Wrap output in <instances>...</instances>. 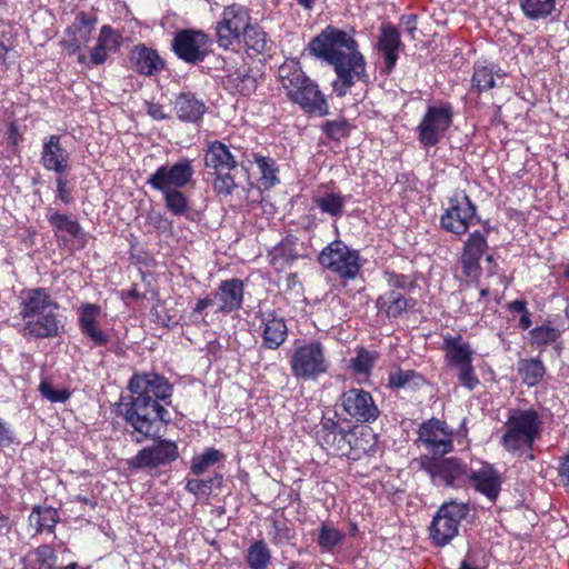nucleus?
I'll return each instance as SVG.
<instances>
[{"instance_id": "1", "label": "nucleus", "mask_w": 569, "mask_h": 569, "mask_svg": "<svg viewBox=\"0 0 569 569\" xmlns=\"http://www.w3.org/2000/svg\"><path fill=\"white\" fill-rule=\"evenodd\" d=\"M129 397H121L118 413L142 438H154L171 421L169 411L161 405L172 396V386L154 372L134 373L128 383Z\"/></svg>"}, {"instance_id": "2", "label": "nucleus", "mask_w": 569, "mask_h": 569, "mask_svg": "<svg viewBox=\"0 0 569 569\" xmlns=\"http://www.w3.org/2000/svg\"><path fill=\"white\" fill-rule=\"evenodd\" d=\"M309 50L333 67L337 78L331 86L337 97H345L356 82L367 81L366 59L351 33L328 26L310 41Z\"/></svg>"}, {"instance_id": "3", "label": "nucleus", "mask_w": 569, "mask_h": 569, "mask_svg": "<svg viewBox=\"0 0 569 569\" xmlns=\"http://www.w3.org/2000/svg\"><path fill=\"white\" fill-rule=\"evenodd\" d=\"M318 443L335 455L358 460L376 451V437L370 429H345L336 416H323L316 431Z\"/></svg>"}, {"instance_id": "4", "label": "nucleus", "mask_w": 569, "mask_h": 569, "mask_svg": "<svg viewBox=\"0 0 569 569\" xmlns=\"http://www.w3.org/2000/svg\"><path fill=\"white\" fill-rule=\"evenodd\" d=\"M58 303L44 288L24 289L19 296V317L24 321L23 335L37 339L59 335Z\"/></svg>"}, {"instance_id": "5", "label": "nucleus", "mask_w": 569, "mask_h": 569, "mask_svg": "<svg viewBox=\"0 0 569 569\" xmlns=\"http://www.w3.org/2000/svg\"><path fill=\"white\" fill-rule=\"evenodd\" d=\"M278 78L288 98L305 112L318 117L329 113V106L319 86L302 71L299 61L286 60L278 68Z\"/></svg>"}, {"instance_id": "6", "label": "nucleus", "mask_w": 569, "mask_h": 569, "mask_svg": "<svg viewBox=\"0 0 569 569\" xmlns=\"http://www.w3.org/2000/svg\"><path fill=\"white\" fill-rule=\"evenodd\" d=\"M542 430L543 417L533 407L510 409L500 443L509 453L521 457L533 449Z\"/></svg>"}, {"instance_id": "7", "label": "nucleus", "mask_w": 569, "mask_h": 569, "mask_svg": "<svg viewBox=\"0 0 569 569\" xmlns=\"http://www.w3.org/2000/svg\"><path fill=\"white\" fill-rule=\"evenodd\" d=\"M204 167L212 174V188L220 200L230 198L238 188L236 172L238 161L229 147L221 141H212L204 151Z\"/></svg>"}, {"instance_id": "8", "label": "nucleus", "mask_w": 569, "mask_h": 569, "mask_svg": "<svg viewBox=\"0 0 569 569\" xmlns=\"http://www.w3.org/2000/svg\"><path fill=\"white\" fill-rule=\"evenodd\" d=\"M290 370L298 380L316 381L327 375L330 360L325 346L318 340L297 345L290 356Z\"/></svg>"}, {"instance_id": "9", "label": "nucleus", "mask_w": 569, "mask_h": 569, "mask_svg": "<svg viewBox=\"0 0 569 569\" xmlns=\"http://www.w3.org/2000/svg\"><path fill=\"white\" fill-rule=\"evenodd\" d=\"M251 23L250 11L244 6L232 3L224 7L214 26L218 46L223 50H239L241 37Z\"/></svg>"}, {"instance_id": "10", "label": "nucleus", "mask_w": 569, "mask_h": 569, "mask_svg": "<svg viewBox=\"0 0 569 569\" xmlns=\"http://www.w3.org/2000/svg\"><path fill=\"white\" fill-rule=\"evenodd\" d=\"M420 470L425 471L433 486L437 487H461L468 478V467L456 457L421 456L419 461Z\"/></svg>"}, {"instance_id": "11", "label": "nucleus", "mask_w": 569, "mask_h": 569, "mask_svg": "<svg viewBox=\"0 0 569 569\" xmlns=\"http://www.w3.org/2000/svg\"><path fill=\"white\" fill-rule=\"evenodd\" d=\"M453 123V108L443 101L429 104L417 126L418 140L425 148L437 146Z\"/></svg>"}, {"instance_id": "12", "label": "nucleus", "mask_w": 569, "mask_h": 569, "mask_svg": "<svg viewBox=\"0 0 569 569\" xmlns=\"http://www.w3.org/2000/svg\"><path fill=\"white\" fill-rule=\"evenodd\" d=\"M319 263L343 280H353L363 262L358 250L351 249L341 240L325 247L318 257Z\"/></svg>"}, {"instance_id": "13", "label": "nucleus", "mask_w": 569, "mask_h": 569, "mask_svg": "<svg viewBox=\"0 0 569 569\" xmlns=\"http://www.w3.org/2000/svg\"><path fill=\"white\" fill-rule=\"evenodd\" d=\"M479 221L476 204L463 191H457L448 199V207L440 217L441 228L456 236L466 234Z\"/></svg>"}, {"instance_id": "14", "label": "nucleus", "mask_w": 569, "mask_h": 569, "mask_svg": "<svg viewBox=\"0 0 569 569\" xmlns=\"http://www.w3.org/2000/svg\"><path fill=\"white\" fill-rule=\"evenodd\" d=\"M469 507L463 502L450 501L443 503L433 517L430 526V537L436 546L448 545L459 531V525L468 515Z\"/></svg>"}, {"instance_id": "15", "label": "nucleus", "mask_w": 569, "mask_h": 569, "mask_svg": "<svg viewBox=\"0 0 569 569\" xmlns=\"http://www.w3.org/2000/svg\"><path fill=\"white\" fill-rule=\"evenodd\" d=\"M211 43L212 41L206 32L182 29L176 32L171 46L174 54L180 60L197 64L207 58Z\"/></svg>"}, {"instance_id": "16", "label": "nucleus", "mask_w": 569, "mask_h": 569, "mask_svg": "<svg viewBox=\"0 0 569 569\" xmlns=\"http://www.w3.org/2000/svg\"><path fill=\"white\" fill-rule=\"evenodd\" d=\"M194 170L192 160L181 158L173 164H163L149 176L147 184L153 190L167 191L184 188L192 180Z\"/></svg>"}, {"instance_id": "17", "label": "nucleus", "mask_w": 569, "mask_h": 569, "mask_svg": "<svg viewBox=\"0 0 569 569\" xmlns=\"http://www.w3.org/2000/svg\"><path fill=\"white\" fill-rule=\"evenodd\" d=\"M343 412L359 423H373L380 416V410L371 393L360 388H350L340 396Z\"/></svg>"}, {"instance_id": "18", "label": "nucleus", "mask_w": 569, "mask_h": 569, "mask_svg": "<svg viewBox=\"0 0 569 569\" xmlns=\"http://www.w3.org/2000/svg\"><path fill=\"white\" fill-rule=\"evenodd\" d=\"M490 230V226L485 223L482 231L475 230L470 232L463 241L460 263L467 278L477 279L480 276V261L489 248L487 236Z\"/></svg>"}, {"instance_id": "19", "label": "nucleus", "mask_w": 569, "mask_h": 569, "mask_svg": "<svg viewBox=\"0 0 569 569\" xmlns=\"http://www.w3.org/2000/svg\"><path fill=\"white\" fill-rule=\"evenodd\" d=\"M179 457L178 446L174 441L160 439L149 447L138 451L132 458L131 466L134 468H158L176 461Z\"/></svg>"}, {"instance_id": "20", "label": "nucleus", "mask_w": 569, "mask_h": 569, "mask_svg": "<svg viewBox=\"0 0 569 569\" xmlns=\"http://www.w3.org/2000/svg\"><path fill=\"white\" fill-rule=\"evenodd\" d=\"M419 440L433 455L445 456L452 451V433L446 422L438 419L425 421L418 431Z\"/></svg>"}, {"instance_id": "21", "label": "nucleus", "mask_w": 569, "mask_h": 569, "mask_svg": "<svg viewBox=\"0 0 569 569\" xmlns=\"http://www.w3.org/2000/svg\"><path fill=\"white\" fill-rule=\"evenodd\" d=\"M71 153L63 147L60 134H50L42 140L40 163L44 170L63 174L70 168Z\"/></svg>"}, {"instance_id": "22", "label": "nucleus", "mask_w": 569, "mask_h": 569, "mask_svg": "<svg viewBox=\"0 0 569 569\" xmlns=\"http://www.w3.org/2000/svg\"><path fill=\"white\" fill-rule=\"evenodd\" d=\"M46 218L52 227L54 238L60 246L70 247L72 240L86 242V233L77 219L49 208Z\"/></svg>"}, {"instance_id": "23", "label": "nucleus", "mask_w": 569, "mask_h": 569, "mask_svg": "<svg viewBox=\"0 0 569 569\" xmlns=\"http://www.w3.org/2000/svg\"><path fill=\"white\" fill-rule=\"evenodd\" d=\"M97 18L84 11L77 13L74 21L66 29V38L61 41L69 54H76L91 40Z\"/></svg>"}, {"instance_id": "24", "label": "nucleus", "mask_w": 569, "mask_h": 569, "mask_svg": "<svg viewBox=\"0 0 569 569\" xmlns=\"http://www.w3.org/2000/svg\"><path fill=\"white\" fill-rule=\"evenodd\" d=\"M100 315L101 308L96 303L84 302L78 309L79 329L96 347L106 346L110 340L109 335L98 325Z\"/></svg>"}, {"instance_id": "25", "label": "nucleus", "mask_w": 569, "mask_h": 569, "mask_svg": "<svg viewBox=\"0 0 569 569\" xmlns=\"http://www.w3.org/2000/svg\"><path fill=\"white\" fill-rule=\"evenodd\" d=\"M258 319L259 329L262 337V346L270 350H276L287 340L288 327L282 317L276 315L273 310L260 311Z\"/></svg>"}, {"instance_id": "26", "label": "nucleus", "mask_w": 569, "mask_h": 569, "mask_svg": "<svg viewBox=\"0 0 569 569\" xmlns=\"http://www.w3.org/2000/svg\"><path fill=\"white\" fill-rule=\"evenodd\" d=\"M475 490L491 502H495L501 491L502 479L500 472L488 462H482L477 470L468 472V478Z\"/></svg>"}, {"instance_id": "27", "label": "nucleus", "mask_w": 569, "mask_h": 569, "mask_svg": "<svg viewBox=\"0 0 569 569\" xmlns=\"http://www.w3.org/2000/svg\"><path fill=\"white\" fill-rule=\"evenodd\" d=\"M306 256L303 243L297 238L288 237L269 251V263L277 272L289 269L295 261Z\"/></svg>"}, {"instance_id": "28", "label": "nucleus", "mask_w": 569, "mask_h": 569, "mask_svg": "<svg viewBox=\"0 0 569 569\" xmlns=\"http://www.w3.org/2000/svg\"><path fill=\"white\" fill-rule=\"evenodd\" d=\"M442 349L445 362L450 368H458L472 362L473 350L469 342H466L460 335L443 337Z\"/></svg>"}, {"instance_id": "29", "label": "nucleus", "mask_w": 569, "mask_h": 569, "mask_svg": "<svg viewBox=\"0 0 569 569\" xmlns=\"http://www.w3.org/2000/svg\"><path fill=\"white\" fill-rule=\"evenodd\" d=\"M214 298L219 302L218 310L223 313H230L241 308L243 301V283L239 279H228L221 281Z\"/></svg>"}, {"instance_id": "30", "label": "nucleus", "mask_w": 569, "mask_h": 569, "mask_svg": "<svg viewBox=\"0 0 569 569\" xmlns=\"http://www.w3.org/2000/svg\"><path fill=\"white\" fill-rule=\"evenodd\" d=\"M133 69L139 74L152 77L164 69V61L158 52L146 46H136L131 52Z\"/></svg>"}, {"instance_id": "31", "label": "nucleus", "mask_w": 569, "mask_h": 569, "mask_svg": "<svg viewBox=\"0 0 569 569\" xmlns=\"http://www.w3.org/2000/svg\"><path fill=\"white\" fill-rule=\"evenodd\" d=\"M378 46L385 59L386 72L390 73L397 64L398 51L401 46L400 33L393 24L383 23L381 26Z\"/></svg>"}, {"instance_id": "32", "label": "nucleus", "mask_w": 569, "mask_h": 569, "mask_svg": "<svg viewBox=\"0 0 569 569\" xmlns=\"http://www.w3.org/2000/svg\"><path fill=\"white\" fill-rule=\"evenodd\" d=\"M562 330L552 326L551 321H546L541 326H537L529 330L528 341L531 347L539 351L552 347L557 352L561 350L560 338Z\"/></svg>"}, {"instance_id": "33", "label": "nucleus", "mask_w": 569, "mask_h": 569, "mask_svg": "<svg viewBox=\"0 0 569 569\" xmlns=\"http://www.w3.org/2000/svg\"><path fill=\"white\" fill-rule=\"evenodd\" d=\"M505 73L492 62H476L473 66V74L471 78V89L481 93L498 86Z\"/></svg>"}, {"instance_id": "34", "label": "nucleus", "mask_w": 569, "mask_h": 569, "mask_svg": "<svg viewBox=\"0 0 569 569\" xmlns=\"http://www.w3.org/2000/svg\"><path fill=\"white\" fill-rule=\"evenodd\" d=\"M121 43L120 34L110 26H102L96 46L90 51V60L93 64H102L109 53L116 52Z\"/></svg>"}, {"instance_id": "35", "label": "nucleus", "mask_w": 569, "mask_h": 569, "mask_svg": "<svg viewBox=\"0 0 569 569\" xmlns=\"http://www.w3.org/2000/svg\"><path fill=\"white\" fill-rule=\"evenodd\" d=\"M177 117L183 122H198L207 111L204 102L191 92L180 93L174 101Z\"/></svg>"}, {"instance_id": "36", "label": "nucleus", "mask_w": 569, "mask_h": 569, "mask_svg": "<svg viewBox=\"0 0 569 569\" xmlns=\"http://www.w3.org/2000/svg\"><path fill=\"white\" fill-rule=\"evenodd\" d=\"M271 40L263 29L251 23L240 40V48H244L249 54H263L271 49Z\"/></svg>"}, {"instance_id": "37", "label": "nucleus", "mask_w": 569, "mask_h": 569, "mask_svg": "<svg viewBox=\"0 0 569 569\" xmlns=\"http://www.w3.org/2000/svg\"><path fill=\"white\" fill-rule=\"evenodd\" d=\"M522 14L531 21L551 18L559 10L558 0H518Z\"/></svg>"}, {"instance_id": "38", "label": "nucleus", "mask_w": 569, "mask_h": 569, "mask_svg": "<svg viewBox=\"0 0 569 569\" xmlns=\"http://www.w3.org/2000/svg\"><path fill=\"white\" fill-rule=\"evenodd\" d=\"M315 206L335 220L342 217L347 203V197L339 191H327L313 198Z\"/></svg>"}, {"instance_id": "39", "label": "nucleus", "mask_w": 569, "mask_h": 569, "mask_svg": "<svg viewBox=\"0 0 569 569\" xmlns=\"http://www.w3.org/2000/svg\"><path fill=\"white\" fill-rule=\"evenodd\" d=\"M376 307L380 312L386 313L388 318H398L409 307V300L396 290H389L379 296L376 301Z\"/></svg>"}, {"instance_id": "40", "label": "nucleus", "mask_w": 569, "mask_h": 569, "mask_svg": "<svg viewBox=\"0 0 569 569\" xmlns=\"http://www.w3.org/2000/svg\"><path fill=\"white\" fill-rule=\"evenodd\" d=\"M517 370L522 383L528 387L538 386L546 375V367L539 358L520 359Z\"/></svg>"}, {"instance_id": "41", "label": "nucleus", "mask_w": 569, "mask_h": 569, "mask_svg": "<svg viewBox=\"0 0 569 569\" xmlns=\"http://www.w3.org/2000/svg\"><path fill=\"white\" fill-rule=\"evenodd\" d=\"M57 553L49 545H41L29 552L23 561V569H54Z\"/></svg>"}, {"instance_id": "42", "label": "nucleus", "mask_w": 569, "mask_h": 569, "mask_svg": "<svg viewBox=\"0 0 569 569\" xmlns=\"http://www.w3.org/2000/svg\"><path fill=\"white\" fill-rule=\"evenodd\" d=\"M59 521V515L51 507H34L29 516V523L36 533L52 532Z\"/></svg>"}, {"instance_id": "43", "label": "nucleus", "mask_w": 569, "mask_h": 569, "mask_svg": "<svg viewBox=\"0 0 569 569\" xmlns=\"http://www.w3.org/2000/svg\"><path fill=\"white\" fill-rule=\"evenodd\" d=\"M249 569H267L271 562V550L263 539L253 541L246 553Z\"/></svg>"}, {"instance_id": "44", "label": "nucleus", "mask_w": 569, "mask_h": 569, "mask_svg": "<svg viewBox=\"0 0 569 569\" xmlns=\"http://www.w3.org/2000/svg\"><path fill=\"white\" fill-rule=\"evenodd\" d=\"M254 163L261 174L260 182L266 189H270L280 183V179L278 177L279 167L274 159L271 157L254 154Z\"/></svg>"}, {"instance_id": "45", "label": "nucleus", "mask_w": 569, "mask_h": 569, "mask_svg": "<svg viewBox=\"0 0 569 569\" xmlns=\"http://www.w3.org/2000/svg\"><path fill=\"white\" fill-rule=\"evenodd\" d=\"M228 83L242 96H250L257 90V77L249 69H239L228 76Z\"/></svg>"}, {"instance_id": "46", "label": "nucleus", "mask_w": 569, "mask_h": 569, "mask_svg": "<svg viewBox=\"0 0 569 569\" xmlns=\"http://www.w3.org/2000/svg\"><path fill=\"white\" fill-rule=\"evenodd\" d=\"M345 539V533L333 526L322 523L319 527L317 543L321 551L332 552Z\"/></svg>"}, {"instance_id": "47", "label": "nucleus", "mask_w": 569, "mask_h": 569, "mask_svg": "<svg viewBox=\"0 0 569 569\" xmlns=\"http://www.w3.org/2000/svg\"><path fill=\"white\" fill-rule=\"evenodd\" d=\"M223 455L214 449L207 448L202 453L194 456L191 460L190 472L197 477L203 475L209 468L222 459Z\"/></svg>"}, {"instance_id": "48", "label": "nucleus", "mask_w": 569, "mask_h": 569, "mask_svg": "<svg viewBox=\"0 0 569 569\" xmlns=\"http://www.w3.org/2000/svg\"><path fill=\"white\" fill-rule=\"evenodd\" d=\"M163 194L164 206L170 213L180 217L189 209V200L180 189L160 191Z\"/></svg>"}, {"instance_id": "49", "label": "nucleus", "mask_w": 569, "mask_h": 569, "mask_svg": "<svg viewBox=\"0 0 569 569\" xmlns=\"http://www.w3.org/2000/svg\"><path fill=\"white\" fill-rule=\"evenodd\" d=\"M377 358L376 352L359 348L356 357L350 360V368L356 375L369 376Z\"/></svg>"}, {"instance_id": "50", "label": "nucleus", "mask_w": 569, "mask_h": 569, "mask_svg": "<svg viewBox=\"0 0 569 569\" xmlns=\"http://www.w3.org/2000/svg\"><path fill=\"white\" fill-rule=\"evenodd\" d=\"M222 476L217 473L212 478L208 479H187L186 490L196 496L208 497L212 493L213 487L221 485Z\"/></svg>"}, {"instance_id": "51", "label": "nucleus", "mask_w": 569, "mask_h": 569, "mask_svg": "<svg viewBox=\"0 0 569 569\" xmlns=\"http://www.w3.org/2000/svg\"><path fill=\"white\" fill-rule=\"evenodd\" d=\"M383 276L388 286L392 289L410 291L415 288V281L407 274L386 270Z\"/></svg>"}, {"instance_id": "52", "label": "nucleus", "mask_w": 569, "mask_h": 569, "mask_svg": "<svg viewBox=\"0 0 569 569\" xmlns=\"http://www.w3.org/2000/svg\"><path fill=\"white\" fill-rule=\"evenodd\" d=\"M458 370L457 378L460 385L468 390H473L479 383L472 362L456 368Z\"/></svg>"}, {"instance_id": "53", "label": "nucleus", "mask_w": 569, "mask_h": 569, "mask_svg": "<svg viewBox=\"0 0 569 569\" xmlns=\"http://www.w3.org/2000/svg\"><path fill=\"white\" fill-rule=\"evenodd\" d=\"M270 540L276 546L289 542L293 538L292 530L279 521L272 522V529L269 531Z\"/></svg>"}, {"instance_id": "54", "label": "nucleus", "mask_w": 569, "mask_h": 569, "mask_svg": "<svg viewBox=\"0 0 569 569\" xmlns=\"http://www.w3.org/2000/svg\"><path fill=\"white\" fill-rule=\"evenodd\" d=\"M39 390L42 397L51 402H66L70 398L67 389H56L47 381L40 383Z\"/></svg>"}, {"instance_id": "55", "label": "nucleus", "mask_w": 569, "mask_h": 569, "mask_svg": "<svg viewBox=\"0 0 569 569\" xmlns=\"http://www.w3.org/2000/svg\"><path fill=\"white\" fill-rule=\"evenodd\" d=\"M419 377L413 370H396L389 373L388 386L400 389L410 383L413 378Z\"/></svg>"}, {"instance_id": "56", "label": "nucleus", "mask_w": 569, "mask_h": 569, "mask_svg": "<svg viewBox=\"0 0 569 569\" xmlns=\"http://www.w3.org/2000/svg\"><path fill=\"white\" fill-rule=\"evenodd\" d=\"M322 131L328 138L338 141L347 136L348 126L345 121H326Z\"/></svg>"}, {"instance_id": "57", "label": "nucleus", "mask_w": 569, "mask_h": 569, "mask_svg": "<svg viewBox=\"0 0 569 569\" xmlns=\"http://www.w3.org/2000/svg\"><path fill=\"white\" fill-rule=\"evenodd\" d=\"M212 305L213 299L209 297L199 299L191 312L192 322L196 323L197 326H207L208 322L206 318L202 316V312Z\"/></svg>"}, {"instance_id": "58", "label": "nucleus", "mask_w": 569, "mask_h": 569, "mask_svg": "<svg viewBox=\"0 0 569 569\" xmlns=\"http://www.w3.org/2000/svg\"><path fill=\"white\" fill-rule=\"evenodd\" d=\"M56 186V198L66 206L70 204L72 202V197L70 189L68 187V181L66 180L63 174L57 176Z\"/></svg>"}, {"instance_id": "59", "label": "nucleus", "mask_w": 569, "mask_h": 569, "mask_svg": "<svg viewBox=\"0 0 569 569\" xmlns=\"http://www.w3.org/2000/svg\"><path fill=\"white\" fill-rule=\"evenodd\" d=\"M558 475L566 491L569 492V452L559 458Z\"/></svg>"}, {"instance_id": "60", "label": "nucleus", "mask_w": 569, "mask_h": 569, "mask_svg": "<svg viewBox=\"0 0 569 569\" xmlns=\"http://www.w3.org/2000/svg\"><path fill=\"white\" fill-rule=\"evenodd\" d=\"M147 113L154 120H164L168 118L167 113L163 111V107L160 103L149 101L146 103Z\"/></svg>"}, {"instance_id": "61", "label": "nucleus", "mask_w": 569, "mask_h": 569, "mask_svg": "<svg viewBox=\"0 0 569 569\" xmlns=\"http://www.w3.org/2000/svg\"><path fill=\"white\" fill-rule=\"evenodd\" d=\"M12 442L13 432L8 426V423L0 418V447H7Z\"/></svg>"}, {"instance_id": "62", "label": "nucleus", "mask_w": 569, "mask_h": 569, "mask_svg": "<svg viewBox=\"0 0 569 569\" xmlns=\"http://www.w3.org/2000/svg\"><path fill=\"white\" fill-rule=\"evenodd\" d=\"M508 309L512 312L520 313V315L528 311L527 302L525 300H520V299L509 302Z\"/></svg>"}, {"instance_id": "63", "label": "nucleus", "mask_w": 569, "mask_h": 569, "mask_svg": "<svg viewBox=\"0 0 569 569\" xmlns=\"http://www.w3.org/2000/svg\"><path fill=\"white\" fill-rule=\"evenodd\" d=\"M531 313L528 310L520 316L519 328L522 330H528L531 327Z\"/></svg>"}, {"instance_id": "64", "label": "nucleus", "mask_w": 569, "mask_h": 569, "mask_svg": "<svg viewBox=\"0 0 569 569\" xmlns=\"http://www.w3.org/2000/svg\"><path fill=\"white\" fill-rule=\"evenodd\" d=\"M416 24H417L416 16L407 17L406 26H407V30L409 32H412L416 30Z\"/></svg>"}]
</instances>
